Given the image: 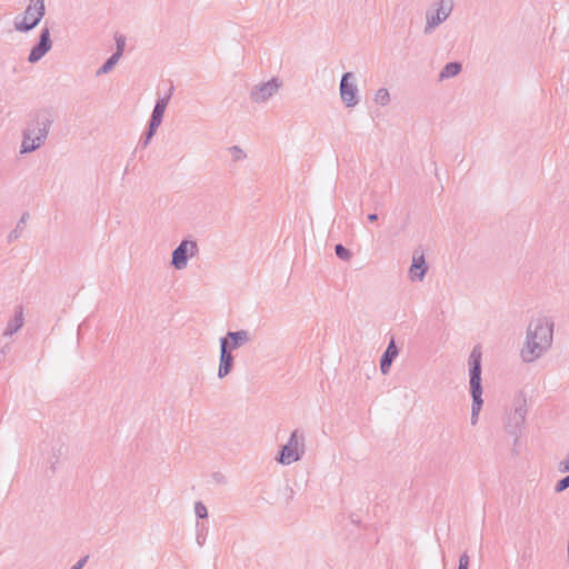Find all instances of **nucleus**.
Here are the masks:
<instances>
[{"label":"nucleus","mask_w":569,"mask_h":569,"mask_svg":"<svg viewBox=\"0 0 569 569\" xmlns=\"http://www.w3.org/2000/svg\"><path fill=\"white\" fill-rule=\"evenodd\" d=\"M375 102L385 107L390 102V93L387 88H380L375 94Z\"/></svg>","instance_id":"22"},{"label":"nucleus","mask_w":569,"mask_h":569,"mask_svg":"<svg viewBox=\"0 0 569 569\" xmlns=\"http://www.w3.org/2000/svg\"><path fill=\"white\" fill-rule=\"evenodd\" d=\"M22 326H23V311H22V307L19 306L16 310L13 318L7 323V327L3 330V336L10 337V336L14 335Z\"/></svg>","instance_id":"18"},{"label":"nucleus","mask_w":569,"mask_h":569,"mask_svg":"<svg viewBox=\"0 0 569 569\" xmlns=\"http://www.w3.org/2000/svg\"><path fill=\"white\" fill-rule=\"evenodd\" d=\"M462 70V63L459 61H451L443 66L439 72V81H443L458 76Z\"/></svg>","instance_id":"19"},{"label":"nucleus","mask_w":569,"mask_h":569,"mask_svg":"<svg viewBox=\"0 0 569 569\" xmlns=\"http://www.w3.org/2000/svg\"><path fill=\"white\" fill-rule=\"evenodd\" d=\"M119 60H120V57L114 54V53H112L104 61V63L97 70L96 76L100 77L102 74H106V73L110 72L113 69V67L118 63Z\"/></svg>","instance_id":"20"},{"label":"nucleus","mask_w":569,"mask_h":569,"mask_svg":"<svg viewBox=\"0 0 569 569\" xmlns=\"http://www.w3.org/2000/svg\"><path fill=\"white\" fill-rule=\"evenodd\" d=\"M31 130L22 131V143L20 147V153L26 154L36 151L39 149L47 139V129H42V133L40 136H36L34 138L30 137Z\"/></svg>","instance_id":"12"},{"label":"nucleus","mask_w":569,"mask_h":569,"mask_svg":"<svg viewBox=\"0 0 569 569\" xmlns=\"http://www.w3.org/2000/svg\"><path fill=\"white\" fill-rule=\"evenodd\" d=\"M29 217V213L28 212H24L20 220L18 221L16 228L9 233L8 236V242H12L14 240H17L19 237H20V233L21 231L23 230L24 228V224L27 222V219Z\"/></svg>","instance_id":"21"},{"label":"nucleus","mask_w":569,"mask_h":569,"mask_svg":"<svg viewBox=\"0 0 569 569\" xmlns=\"http://www.w3.org/2000/svg\"><path fill=\"white\" fill-rule=\"evenodd\" d=\"M89 556L81 557L70 569H82L87 563Z\"/></svg>","instance_id":"33"},{"label":"nucleus","mask_w":569,"mask_h":569,"mask_svg":"<svg viewBox=\"0 0 569 569\" xmlns=\"http://www.w3.org/2000/svg\"><path fill=\"white\" fill-rule=\"evenodd\" d=\"M30 3L23 12L22 19L16 17L13 21L14 29L19 32H29L34 29L42 20L46 13L44 0H29Z\"/></svg>","instance_id":"4"},{"label":"nucleus","mask_w":569,"mask_h":569,"mask_svg":"<svg viewBox=\"0 0 569 569\" xmlns=\"http://www.w3.org/2000/svg\"><path fill=\"white\" fill-rule=\"evenodd\" d=\"M163 118L161 117H156V114H151L150 116V119L148 121V127L147 129L148 130H151L153 132H157L158 128L160 127L161 122H162Z\"/></svg>","instance_id":"28"},{"label":"nucleus","mask_w":569,"mask_h":569,"mask_svg":"<svg viewBox=\"0 0 569 569\" xmlns=\"http://www.w3.org/2000/svg\"><path fill=\"white\" fill-rule=\"evenodd\" d=\"M435 6V10L429 9L426 12V26L423 28L426 36L432 33L437 27L445 22L453 8L452 0H438Z\"/></svg>","instance_id":"5"},{"label":"nucleus","mask_w":569,"mask_h":569,"mask_svg":"<svg viewBox=\"0 0 569 569\" xmlns=\"http://www.w3.org/2000/svg\"><path fill=\"white\" fill-rule=\"evenodd\" d=\"M250 335L247 330L228 331L226 336L219 339L221 348H227L230 352L241 348L243 345L249 342Z\"/></svg>","instance_id":"11"},{"label":"nucleus","mask_w":569,"mask_h":569,"mask_svg":"<svg viewBox=\"0 0 569 569\" xmlns=\"http://www.w3.org/2000/svg\"><path fill=\"white\" fill-rule=\"evenodd\" d=\"M157 132H153V131L147 129L143 137L140 139L139 144L142 148H146L150 143L151 139L153 138V136Z\"/></svg>","instance_id":"31"},{"label":"nucleus","mask_w":569,"mask_h":569,"mask_svg":"<svg viewBox=\"0 0 569 569\" xmlns=\"http://www.w3.org/2000/svg\"><path fill=\"white\" fill-rule=\"evenodd\" d=\"M194 513L198 519H206L208 517L207 507L201 501H197L194 503Z\"/></svg>","instance_id":"27"},{"label":"nucleus","mask_w":569,"mask_h":569,"mask_svg":"<svg viewBox=\"0 0 569 569\" xmlns=\"http://www.w3.org/2000/svg\"><path fill=\"white\" fill-rule=\"evenodd\" d=\"M280 82L278 78H272L267 82H261L252 88L250 99L257 103H261L271 98L279 89Z\"/></svg>","instance_id":"10"},{"label":"nucleus","mask_w":569,"mask_h":569,"mask_svg":"<svg viewBox=\"0 0 569 569\" xmlns=\"http://www.w3.org/2000/svg\"><path fill=\"white\" fill-rule=\"evenodd\" d=\"M174 86L171 83L163 97L156 100L151 114L163 118L168 103L173 94Z\"/></svg>","instance_id":"17"},{"label":"nucleus","mask_w":569,"mask_h":569,"mask_svg":"<svg viewBox=\"0 0 569 569\" xmlns=\"http://www.w3.org/2000/svg\"><path fill=\"white\" fill-rule=\"evenodd\" d=\"M230 153H231V157L233 159V161H240V160H243L247 154L243 152V150L238 147V146H232L230 149H229Z\"/></svg>","instance_id":"29"},{"label":"nucleus","mask_w":569,"mask_h":569,"mask_svg":"<svg viewBox=\"0 0 569 569\" xmlns=\"http://www.w3.org/2000/svg\"><path fill=\"white\" fill-rule=\"evenodd\" d=\"M198 252V244L193 240H182L172 251L171 266L177 270L187 267L189 258Z\"/></svg>","instance_id":"6"},{"label":"nucleus","mask_w":569,"mask_h":569,"mask_svg":"<svg viewBox=\"0 0 569 569\" xmlns=\"http://www.w3.org/2000/svg\"><path fill=\"white\" fill-rule=\"evenodd\" d=\"M340 97L346 107L352 108L359 102L358 98V88L355 82V74L353 72H345L341 76L340 80Z\"/></svg>","instance_id":"8"},{"label":"nucleus","mask_w":569,"mask_h":569,"mask_svg":"<svg viewBox=\"0 0 569 569\" xmlns=\"http://www.w3.org/2000/svg\"><path fill=\"white\" fill-rule=\"evenodd\" d=\"M527 416V409H526V401L519 406H517L512 412L508 415L507 422H506V431L512 436L513 439V447L517 446L518 440L522 433V429L525 426Z\"/></svg>","instance_id":"7"},{"label":"nucleus","mask_w":569,"mask_h":569,"mask_svg":"<svg viewBox=\"0 0 569 569\" xmlns=\"http://www.w3.org/2000/svg\"><path fill=\"white\" fill-rule=\"evenodd\" d=\"M234 357L227 348L220 347L219 366H218V378H226L233 370Z\"/></svg>","instance_id":"15"},{"label":"nucleus","mask_w":569,"mask_h":569,"mask_svg":"<svg viewBox=\"0 0 569 569\" xmlns=\"http://www.w3.org/2000/svg\"><path fill=\"white\" fill-rule=\"evenodd\" d=\"M427 270H428V267H427V263L425 261L423 256H420L418 258H413L411 267H410V270H409L410 279L412 281H416V280L421 281V280H423V278H425V276L427 273Z\"/></svg>","instance_id":"16"},{"label":"nucleus","mask_w":569,"mask_h":569,"mask_svg":"<svg viewBox=\"0 0 569 569\" xmlns=\"http://www.w3.org/2000/svg\"><path fill=\"white\" fill-rule=\"evenodd\" d=\"M196 529H197V536H196L197 543L200 547H202L206 542L208 528L203 523H199V521H197Z\"/></svg>","instance_id":"25"},{"label":"nucleus","mask_w":569,"mask_h":569,"mask_svg":"<svg viewBox=\"0 0 569 569\" xmlns=\"http://www.w3.org/2000/svg\"><path fill=\"white\" fill-rule=\"evenodd\" d=\"M567 488H569V475H567L563 478H561L560 480H558V482L555 486V491L557 493H560V492L565 491Z\"/></svg>","instance_id":"30"},{"label":"nucleus","mask_w":569,"mask_h":569,"mask_svg":"<svg viewBox=\"0 0 569 569\" xmlns=\"http://www.w3.org/2000/svg\"><path fill=\"white\" fill-rule=\"evenodd\" d=\"M335 253L339 259H341L343 261L350 260V258L352 256L351 251L347 247H345L342 243H337L335 246Z\"/></svg>","instance_id":"24"},{"label":"nucleus","mask_w":569,"mask_h":569,"mask_svg":"<svg viewBox=\"0 0 569 569\" xmlns=\"http://www.w3.org/2000/svg\"><path fill=\"white\" fill-rule=\"evenodd\" d=\"M481 360H482L481 347H480V345H477L472 348V350L469 355V359H468L470 396L472 398L470 422L472 426L477 425L479 413L483 406Z\"/></svg>","instance_id":"2"},{"label":"nucleus","mask_w":569,"mask_h":569,"mask_svg":"<svg viewBox=\"0 0 569 569\" xmlns=\"http://www.w3.org/2000/svg\"><path fill=\"white\" fill-rule=\"evenodd\" d=\"M398 355L399 348L392 338L380 358V371L382 375H387L390 371L391 365Z\"/></svg>","instance_id":"13"},{"label":"nucleus","mask_w":569,"mask_h":569,"mask_svg":"<svg viewBox=\"0 0 569 569\" xmlns=\"http://www.w3.org/2000/svg\"><path fill=\"white\" fill-rule=\"evenodd\" d=\"M367 218L370 222H376L379 219L376 212L369 213Z\"/></svg>","instance_id":"34"},{"label":"nucleus","mask_w":569,"mask_h":569,"mask_svg":"<svg viewBox=\"0 0 569 569\" xmlns=\"http://www.w3.org/2000/svg\"><path fill=\"white\" fill-rule=\"evenodd\" d=\"M52 48V40L50 34V29L48 27H43L40 30L38 41L31 48L30 53L28 56V61L30 63H36L40 61Z\"/></svg>","instance_id":"9"},{"label":"nucleus","mask_w":569,"mask_h":569,"mask_svg":"<svg viewBox=\"0 0 569 569\" xmlns=\"http://www.w3.org/2000/svg\"><path fill=\"white\" fill-rule=\"evenodd\" d=\"M553 320L550 317H538L530 321L526 343L521 349V358L525 362H532L540 358L552 345Z\"/></svg>","instance_id":"1"},{"label":"nucleus","mask_w":569,"mask_h":569,"mask_svg":"<svg viewBox=\"0 0 569 569\" xmlns=\"http://www.w3.org/2000/svg\"><path fill=\"white\" fill-rule=\"evenodd\" d=\"M305 455V436L299 430H293L288 441L280 448L276 460L283 465L299 461Z\"/></svg>","instance_id":"3"},{"label":"nucleus","mask_w":569,"mask_h":569,"mask_svg":"<svg viewBox=\"0 0 569 569\" xmlns=\"http://www.w3.org/2000/svg\"><path fill=\"white\" fill-rule=\"evenodd\" d=\"M470 558L467 552H463L459 557V563L457 569H468L469 568Z\"/></svg>","instance_id":"32"},{"label":"nucleus","mask_w":569,"mask_h":569,"mask_svg":"<svg viewBox=\"0 0 569 569\" xmlns=\"http://www.w3.org/2000/svg\"><path fill=\"white\" fill-rule=\"evenodd\" d=\"M114 41H116V51L113 53L121 58L123 54L124 48H126V37L123 34L116 33Z\"/></svg>","instance_id":"26"},{"label":"nucleus","mask_w":569,"mask_h":569,"mask_svg":"<svg viewBox=\"0 0 569 569\" xmlns=\"http://www.w3.org/2000/svg\"><path fill=\"white\" fill-rule=\"evenodd\" d=\"M66 452V448L62 443H57L56 446H52V457L54 458V461H51L50 470L52 473L56 472V463L59 460V457L62 456Z\"/></svg>","instance_id":"23"},{"label":"nucleus","mask_w":569,"mask_h":569,"mask_svg":"<svg viewBox=\"0 0 569 569\" xmlns=\"http://www.w3.org/2000/svg\"><path fill=\"white\" fill-rule=\"evenodd\" d=\"M51 120L44 116L43 113L38 112L33 119H31L27 127L23 130H31L30 137L34 138L36 136H40L42 133V129H47V134L49 133V129L51 126Z\"/></svg>","instance_id":"14"}]
</instances>
